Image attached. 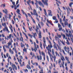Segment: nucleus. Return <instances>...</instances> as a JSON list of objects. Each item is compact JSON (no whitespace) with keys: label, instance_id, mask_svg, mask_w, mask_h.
Listing matches in <instances>:
<instances>
[{"label":"nucleus","instance_id":"f257e3e1","mask_svg":"<svg viewBox=\"0 0 73 73\" xmlns=\"http://www.w3.org/2000/svg\"><path fill=\"white\" fill-rule=\"evenodd\" d=\"M49 45H48V47H46V49L48 51V53L49 54L50 57H52V54H50V52H52V50L51 49H49Z\"/></svg>","mask_w":73,"mask_h":73},{"label":"nucleus","instance_id":"f03ea898","mask_svg":"<svg viewBox=\"0 0 73 73\" xmlns=\"http://www.w3.org/2000/svg\"><path fill=\"white\" fill-rule=\"evenodd\" d=\"M2 25L3 27H4L5 26V29L7 30V29H8V27H7V25H6V23H2Z\"/></svg>","mask_w":73,"mask_h":73},{"label":"nucleus","instance_id":"7ed1b4c3","mask_svg":"<svg viewBox=\"0 0 73 73\" xmlns=\"http://www.w3.org/2000/svg\"><path fill=\"white\" fill-rule=\"evenodd\" d=\"M60 59L62 61V62L63 63V64H64V61H65V59L64 57V56H62L60 57Z\"/></svg>","mask_w":73,"mask_h":73},{"label":"nucleus","instance_id":"20e7f679","mask_svg":"<svg viewBox=\"0 0 73 73\" xmlns=\"http://www.w3.org/2000/svg\"><path fill=\"white\" fill-rule=\"evenodd\" d=\"M34 51L35 52H36V50L37 51V47H36V42H34Z\"/></svg>","mask_w":73,"mask_h":73},{"label":"nucleus","instance_id":"39448f33","mask_svg":"<svg viewBox=\"0 0 73 73\" xmlns=\"http://www.w3.org/2000/svg\"><path fill=\"white\" fill-rule=\"evenodd\" d=\"M33 13L34 15L35 16L36 15L37 17H38V14H37V12H36V10L34 9L33 10Z\"/></svg>","mask_w":73,"mask_h":73},{"label":"nucleus","instance_id":"423d86ee","mask_svg":"<svg viewBox=\"0 0 73 73\" xmlns=\"http://www.w3.org/2000/svg\"><path fill=\"white\" fill-rule=\"evenodd\" d=\"M38 3L40 5V6H42V7L43 8L44 7V4H42V2H41L40 1H39L38 2Z\"/></svg>","mask_w":73,"mask_h":73},{"label":"nucleus","instance_id":"0eeeda50","mask_svg":"<svg viewBox=\"0 0 73 73\" xmlns=\"http://www.w3.org/2000/svg\"><path fill=\"white\" fill-rule=\"evenodd\" d=\"M60 63H61V60L59 59L58 61V64L59 65V66L60 68L62 67V63H61V64H60Z\"/></svg>","mask_w":73,"mask_h":73},{"label":"nucleus","instance_id":"6e6552de","mask_svg":"<svg viewBox=\"0 0 73 73\" xmlns=\"http://www.w3.org/2000/svg\"><path fill=\"white\" fill-rule=\"evenodd\" d=\"M54 56H52V58H54V62H56V55H53Z\"/></svg>","mask_w":73,"mask_h":73},{"label":"nucleus","instance_id":"1a4fd4ad","mask_svg":"<svg viewBox=\"0 0 73 73\" xmlns=\"http://www.w3.org/2000/svg\"><path fill=\"white\" fill-rule=\"evenodd\" d=\"M3 12H5V14H7L8 12L7 10L6 9H5L4 10H3Z\"/></svg>","mask_w":73,"mask_h":73},{"label":"nucleus","instance_id":"9d476101","mask_svg":"<svg viewBox=\"0 0 73 73\" xmlns=\"http://www.w3.org/2000/svg\"><path fill=\"white\" fill-rule=\"evenodd\" d=\"M39 33L38 34L39 35V38H41V31H39Z\"/></svg>","mask_w":73,"mask_h":73},{"label":"nucleus","instance_id":"9b49d317","mask_svg":"<svg viewBox=\"0 0 73 73\" xmlns=\"http://www.w3.org/2000/svg\"><path fill=\"white\" fill-rule=\"evenodd\" d=\"M16 12L17 13L19 14V15H21V14L20 13V10H19V9H17Z\"/></svg>","mask_w":73,"mask_h":73},{"label":"nucleus","instance_id":"f8f14e48","mask_svg":"<svg viewBox=\"0 0 73 73\" xmlns=\"http://www.w3.org/2000/svg\"><path fill=\"white\" fill-rule=\"evenodd\" d=\"M33 37H34V38H35V39H36V33H33Z\"/></svg>","mask_w":73,"mask_h":73},{"label":"nucleus","instance_id":"ddd939ff","mask_svg":"<svg viewBox=\"0 0 73 73\" xmlns=\"http://www.w3.org/2000/svg\"><path fill=\"white\" fill-rule=\"evenodd\" d=\"M7 37L9 38V39L12 38V34H10L8 36H7Z\"/></svg>","mask_w":73,"mask_h":73},{"label":"nucleus","instance_id":"4468645a","mask_svg":"<svg viewBox=\"0 0 73 73\" xmlns=\"http://www.w3.org/2000/svg\"><path fill=\"white\" fill-rule=\"evenodd\" d=\"M19 40L20 41H21L22 42H24V41H23V38L22 36H21V38H19Z\"/></svg>","mask_w":73,"mask_h":73},{"label":"nucleus","instance_id":"2eb2a0df","mask_svg":"<svg viewBox=\"0 0 73 73\" xmlns=\"http://www.w3.org/2000/svg\"><path fill=\"white\" fill-rule=\"evenodd\" d=\"M43 41L45 45H46V41L45 40V38L44 37H43Z\"/></svg>","mask_w":73,"mask_h":73},{"label":"nucleus","instance_id":"dca6fc26","mask_svg":"<svg viewBox=\"0 0 73 73\" xmlns=\"http://www.w3.org/2000/svg\"><path fill=\"white\" fill-rule=\"evenodd\" d=\"M3 48L4 52H7V50H6V49H5V45H4L3 46Z\"/></svg>","mask_w":73,"mask_h":73},{"label":"nucleus","instance_id":"f3484780","mask_svg":"<svg viewBox=\"0 0 73 73\" xmlns=\"http://www.w3.org/2000/svg\"><path fill=\"white\" fill-rule=\"evenodd\" d=\"M40 46L42 49V42H40Z\"/></svg>","mask_w":73,"mask_h":73},{"label":"nucleus","instance_id":"a211bd4d","mask_svg":"<svg viewBox=\"0 0 73 73\" xmlns=\"http://www.w3.org/2000/svg\"><path fill=\"white\" fill-rule=\"evenodd\" d=\"M13 50H14V51H15L16 53H17V50H16V48L14 47V48H13Z\"/></svg>","mask_w":73,"mask_h":73},{"label":"nucleus","instance_id":"6ab92c4d","mask_svg":"<svg viewBox=\"0 0 73 73\" xmlns=\"http://www.w3.org/2000/svg\"><path fill=\"white\" fill-rule=\"evenodd\" d=\"M44 13L46 16H47V13H46V10H45V9H43Z\"/></svg>","mask_w":73,"mask_h":73},{"label":"nucleus","instance_id":"aec40b11","mask_svg":"<svg viewBox=\"0 0 73 73\" xmlns=\"http://www.w3.org/2000/svg\"><path fill=\"white\" fill-rule=\"evenodd\" d=\"M64 49L65 52H66L67 53H68V51L66 50L67 49V48H66V46H64Z\"/></svg>","mask_w":73,"mask_h":73},{"label":"nucleus","instance_id":"412c9836","mask_svg":"<svg viewBox=\"0 0 73 73\" xmlns=\"http://www.w3.org/2000/svg\"><path fill=\"white\" fill-rule=\"evenodd\" d=\"M61 35H62V36H63V39H65V37H66V36H65V34H62V33Z\"/></svg>","mask_w":73,"mask_h":73},{"label":"nucleus","instance_id":"4be33fe9","mask_svg":"<svg viewBox=\"0 0 73 73\" xmlns=\"http://www.w3.org/2000/svg\"><path fill=\"white\" fill-rule=\"evenodd\" d=\"M73 2H71V3H70L69 4V7H70L71 8H72V5H73Z\"/></svg>","mask_w":73,"mask_h":73},{"label":"nucleus","instance_id":"5701e85b","mask_svg":"<svg viewBox=\"0 0 73 73\" xmlns=\"http://www.w3.org/2000/svg\"><path fill=\"white\" fill-rule=\"evenodd\" d=\"M69 35L70 37L72 36V33L71 32V31H69Z\"/></svg>","mask_w":73,"mask_h":73},{"label":"nucleus","instance_id":"b1692460","mask_svg":"<svg viewBox=\"0 0 73 73\" xmlns=\"http://www.w3.org/2000/svg\"><path fill=\"white\" fill-rule=\"evenodd\" d=\"M55 38L56 41L58 40H59V38L56 36H55Z\"/></svg>","mask_w":73,"mask_h":73},{"label":"nucleus","instance_id":"393cba45","mask_svg":"<svg viewBox=\"0 0 73 73\" xmlns=\"http://www.w3.org/2000/svg\"><path fill=\"white\" fill-rule=\"evenodd\" d=\"M11 66L12 68H15L16 66V65L15 64H13L12 65H11Z\"/></svg>","mask_w":73,"mask_h":73},{"label":"nucleus","instance_id":"a878e982","mask_svg":"<svg viewBox=\"0 0 73 73\" xmlns=\"http://www.w3.org/2000/svg\"><path fill=\"white\" fill-rule=\"evenodd\" d=\"M64 25L65 26L66 25H68V23L67 22H65L64 23Z\"/></svg>","mask_w":73,"mask_h":73},{"label":"nucleus","instance_id":"bb28decb","mask_svg":"<svg viewBox=\"0 0 73 73\" xmlns=\"http://www.w3.org/2000/svg\"><path fill=\"white\" fill-rule=\"evenodd\" d=\"M27 68H28V69H31V67L29 66L28 64L27 65Z\"/></svg>","mask_w":73,"mask_h":73},{"label":"nucleus","instance_id":"cd10ccee","mask_svg":"<svg viewBox=\"0 0 73 73\" xmlns=\"http://www.w3.org/2000/svg\"><path fill=\"white\" fill-rule=\"evenodd\" d=\"M7 44L9 46V45H12V43L11 42V41H10Z\"/></svg>","mask_w":73,"mask_h":73},{"label":"nucleus","instance_id":"c85d7f7f","mask_svg":"<svg viewBox=\"0 0 73 73\" xmlns=\"http://www.w3.org/2000/svg\"><path fill=\"white\" fill-rule=\"evenodd\" d=\"M52 19L54 20H55L57 19H56V17L55 16L52 17Z\"/></svg>","mask_w":73,"mask_h":73},{"label":"nucleus","instance_id":"c756f323","mask_svg":"<svg viewBox=\"0 0 73 73\" xmlns=\"http://www.w3.org/2000/svg\"><path fill=\"white\" fill-rule=\"evenodd\" d=\"M41 53L42 54V55H43V56H45V53L44 52L42 51Z\"/></svg>","mask_w":73,"mask_h":73},{"label":"nucleus","instance_id":"7c9ffc66","mask_svg":"<svg viewBox=\"0 0 73 73\" xmlns=\"http://www.w3.org/2000/svg\"><path fill=\"white\" fill-rule=\"evenodd\" d=\"M49 49H50L51 48H53V46H52V45L51 44H50V46L49 45Z\"/></svg>","mask_w":73,"mask_h":73},{"label":"nucleus","instance_id":"2f4dec72","mask_svg":"<svg viewBox=\"0 0 73 73\" xmlns=\"http://www.w3.org/2000/svg\"><path fill=\"white\" fill-rule=\"evenodd\" d=\"M48 15L49 16H53L52 13H48Z\"/></svg>","mask_w":73,"mask_h":73},{"label":"nucleus","instance_id":"473e14b6","mask_svg":"<svg viewBox=\"0 0 73 73\" xmlns=\"http://www.w3.org/2000/svg\"><path fill=\"white\" fill-rule=\"evenodd\" d=\"M40 24L42 27H43V26L44 25V23H43L42 22H40Z\"/></svg>","mask_w":73,"mask_h":73},{"label":"nucleus","instance_id":"72a5a7b5","mask_svg":"<svg viewBox=\"0 0 73 73\" xmlns=\"http://www.w3.org/2000/svg\"><path fill=\"white\" fill-rule=\"evenodd\" d=\"M66 41H67V42H66V44H68V45H70V43L69 42V41H68V40H67Z\"/></svg>","mask_w":73,"mask_h":73},{"label":"nucleus","instance_id":"f704fd0d","mask_svg":"<svg viewBox=\"0 0 73 73\" xmlns=\"http://www.w3.org/2000/svg\"><path fill=\"white\" fill-rule=\"evenodd\" d=\"M44 5H46V6H48V3L46 2H44Z\"/></svg>","mask_w":73,"mask_h":73},{"label":"nucleus","instance_id":"c9c22d12","mask_svg":"<svg viewBox=\"0 0 73 73\" xmlns=\"http://www.w3.org/2000/svg\"><path fill=\"white\" fill-rule=\"evenodd\" d=\"M9 69L10 70V71H12V68L11 67H9Z\"/></svg>","mask_w":73,"mask_h":73},{"label":"nucleus","instance_id":"e433bc0d","mask_svg":"<svg viewBox=\"0 0 73 73\" xmlns=\"http://www.w3.org/2000/svg\"><path fill=\"white\" fill-rule=\"evenodd\" d=\"M48 11L49 12L48 13H52V11L50 10H48Z\"/></svg>","mask_w":73,"mask_h":73},{"label":"nucleus","instance_id":"4c0bfd02","mask_svg":"<svg viewBox=\"0 0 73 73\" xmlns=\"http://www.w3.org/2000/svg\"><path fill=\"white\" fill-rule=\"evenodd\" d=\"M53 50H54L53 49H52V53L53 55H54V51Z\"/></svg>","mask_w":73,"mask_h":73},{"label":"nucleus","instance_id":"58836bf2","mask_svg":"<svg viewBox=\"0 0 73 73\" xmlns=\"http://www.w3.org/2000/svg\"><path fill=\"white\" fill-rule=\"evenodd\" d=\"M16 39H17V42H19V38L17 36H16Z\"/></svg>","mask_w":73,"mask_h":73},{"label":"nucleus","instance_id":"ea45409f","mask_svg":"<svg viewBox=\"0 0 73 73\" xmlns=\"http://www.w3.org/2000/svg\"><path fill=\"white\" fill-rule=\"evenodd\" d=\"M72 28V25H71V24H69L68 25V28H69L70 27Z\"/></svg>","mask_w":73,"mask_h":73},{"label":"nucleus","instance_id":"a19ab883","mask_svg":"<svg viewBox=\"0 0 73 73\" xmlns=\"http://www.w3.org/2000/svg\"><path fill=\"white\" fill-rule=\"evenodd\" d=\"M6 15H5V17L6 19H7V18H8V17H7V16H8V14H6Z\"/></svg>","mask_w":73,"mask_h":73},{"label":"nucleus","instance_id":"79ce46f5","mask_svg":"<svg viewBox=\"0 0 73 73\" xmlns=\"http://www.w3.org/2000/svg\"><path fill=\"white\" fill-rule=\"evenodd\" d=\"M25 48V49H23V50L24 51V52H26V53H27V50L26 49V48Z\"/></svg>","mask_w":73,"mask_h":73},{"label":"nucleus","instance_id":"37998d69","mask_svg":"<svg viewBox=\"0 0 73 73\" xmlns=\"http://www.w3.org/2000/svg\"><path fill=\"white\" fill-rule=\"evenodd\" d=\"M55 20V23H58V20H57V19H56Z\"/></svg>","mask_w":73,"mask_h":73},{"label":"nucleus","instance_id":"c03bdc74","mask_svg":"<svg viewBox=\"0 0 73 73\" xmlns=\"http://www.w3.org/2000/svg\"><path fill=\"white\" fill-rule=\"evenodd\" d=\"M24 70V71L26 73L28 72V69H26V70Z\"/></svg>","mask_w":73,"mask_h":73},{"label":"nucleus","instance_id":"a18cd8bd","mask_svg":"<svg viewBox=\"0 0 73 73\" xmlns=\"http://www.w3.org/2000/svg\"><path fill=\"white\" fill-rule=\"evenodd\" d=\"M62 27H59V29H58V31H61V30H62Z\"/></svg>","mask_w":73,"mask_h":73},{"label":"nucleus","instance_id":"49530a36","mask_svg":"<svg viewBox=\"0 0 73 73\" xmlns=\"http://www.w3.org/2000/svg\"><path fill=\"white\" fill-rule=\"evenodd\" d=\"M46 58L48 62H49V57H48V56L47 55L46 56Z\"/></svg>","mask_w":73,"mask_h":73},{"label":"nucleus","instance_id":"de8ad7c7","mask_svg":"<svg viewBox=\"0 0 73 73\" xmlns=\"http://www.w3.org/2000/svg\"><path fill=\"white\" fill-rule=\"evenodd\" d=\"M65 58L66 60H67V61L69 60V58L66 56H65Z\"/></svg>","mask_w":73,"mask_h":73},{"label":"nucleus","instance_id":"09e8293b","mask_svg":"<svg viewBox=\"0 0 73 73\" xmlns=\"http://www.w3.org/2000/svg\"><path fill=\"white\" fill-rule=\"evenodd\" d=\"M31 19H32L33 23H35V20H34V19H33L32 17H31Z\"/></svg>","mask_w":73,"mask_h":73},{"label":"nucleus","instance_id":"8fccbe9b","mask_svg":"<svg viewBox=\"0 0 73 73\" xmlns=\"http://www.w3.org/2000/svg\"><path fill=\"white\" fill-rule=\"evenodd\" d=\"M60 24H61L62 25L63 27V28H64L65 27V26H64V23H60Z\"/></svg>","mask_w":73,"mask_h":73},{"label":"nucleus","instance_id":"3c124183","mask_svg":"<svg viewBox=\"0 0 73 73\" xmlns=\"http://www.w3.org/2000/svg\"><path fill=\"white\" fill-rule=\"evenodd\" d=\"M57 35L58 37H59V38H61V35H58V34H57Z\"/></svg>","mask_w":73,"mask_h":73},{"label":"nucleus","instance_id":"603ef678","mask_svg":"<svg viewBox=\"0 0 73 73\" xmlns=\"http://www.w3.org/2000/svg\"><path fill=\"white\" fill-rule=\"evenodd\" d=\"M38 29H35V31H36V33H38Z\"/></svg>","mask_w":73,"mask_h":73},{"label":"nucleus","instance_id":"864d4df0","mask_svg":"<svg viewBox=\"0 0 73 73\" xmlns=\"http://www.w3.org/2000/svg\"><path fill=\"white\" fill-rule=\"evenodd\" d=\"M58 28H60L61 27V25H60V24H59V23H58Z\"/></svg>","mask_w":73,"mask_h":73},{"label":"nucleus","instance_id":"5fc2aeb1","mask_svg":"<svg viewBox=\"0 0 73 73\" xmlns=\"http://www.w3.org/2000/svg\"><path fill=\"white\" fill-rule=\"evenodd\" d=\"M67 49L68 50V53H69V51H70L69 47L68 46H67Z\"/></svg>","mask_w":73,"mask_h":73},{"label":"nucleus","instance_id":"6e6d98bb","mask_svg":"<svg viewBox=\"0 0 73 73\" xmlns=\"http://www.w3.org/2000/svg\"><path fill=\"white\" fill-rule=\"evenodd\" d=\"M39 58L40 60H42V56H41V55H39Z\"/></svg>","mask_w":73,"mask_h":73},{"label":"nucleus","instance_id":"4d7b16f0","mask_svg":"<svg viewBox=\"0 0 73 73\" xmlns=\"http://www.w3.org/2000/svg\"><path fill=\"white\" fill-rule=\"evenodd\" d=\"M22 12L24 14V15H25V12H24V10H22Z\"/></svg>","mask_w":73,"mask_h":73},{"label":"nucleus","instance_id":"13d9d810","mask_svg":"<svg viewBox=\"0 0 73 73\" xmlns=\"http://www.w3.org/2000/svg\"><path fill=\"white\" fill-rule=\"evenodd\" d=\"M4 72H7V73H9V72L8 71H7V70L5 69V70H4Z\"/></svg>","mask_w":73,"mask_h":73},{"label":"nucleus","instance_id":"bf43d9fd","mask_svg":"<svg viewBox=\"0 0 73 73\" xmlns=\"http://www.w3.org/2000/svg\"><path fill=\"white\" fill-rule=\"evenodd\" d=\"M27 3L30 7H31V5H30V4L29 3V1H27Z\"/></svg>","mask_w":73,"mask_h":73},{"label":"nucleus","instance_id":"052dcab7","mask_svg":"<svg viewBox=\"0 0 73 73\" xmlns=\"http://www.w3.org/2000/svg\"><path fill=\"white\" fill-rule=\"evenodd\" d=\"M19 57L21 58V59H23V56H21V55Z\"/></svg>","mask_w":73,"mask_h":73},{"label":"nucleus","instance_id":"680f3d73","mask_svg":"<svg viewBox=\"0 0 73 73\" xmlns=\"http://www.w3.org/2000/svg\"><path fill=\"white\" fill-rule=\"evenodd\" d=\"M55 53H56V56H58V53L57 52V51H56Z\"/></svg>","mask_w":73,"mask_h":73},{"label":"nucleus","instance_id":"e2e57ef3","mask_svg":"<svg viewBox=\"0 0 73 73\" xmlns=\"http://www.w3.org/2000/svg\"><path fill=\"white\" fill-rule=\"evenodd\" d=\"M28 35L29 36L31 37V38H32V36L30 34H28Z\"/></svg>","mask_w":73,"mask_h":73},{"label":"nucleus","instance_id":"0e129e2a","mask_svg":"<svg viewBox=\"0 0 73 73\" xmlns=\"http://www.w3.org/2000/svg\"><path fill=\"white\" fill-rule=\"evenodd\" d=\"M39 28L38 26H36V29H38Z\"/></svg>","mask_w":73,"mask_h":73},{"label":"nucleus","instance_id":"69168bd1","mask_svg":"<svg viewBox=\"0 0 73 73\" xmlns=\"http://www.w3.org/2000/svg\"><path fill=\"white\" fill-rule=\"evenodd\" d=\"M28 15L30 17H31H31H32V16H31V15L30 13H28Z\"/></svg>","mask_w":73,"mask_h":73},{"label":"nucleus","instance_id":"338daca9","mask_svg":"<svg viewBox=\"0 0 73 73\" xmlns=\"http://www.w3.org/2000/svg\"><path fill=\"white\" fill-rule=\"evenodd\" d=\"M5 47L6 48H7L8 49H9V45H8L7 46H6Z\"/></svg>","mask_w":73,"mask_h":73},{"label":"nucleus","instance_id":"774afa93","mask_svg":"<svg viewBox=\"0 0 73 73\" xmlns=\"http://www.w3.org/2000/svg\"><path fill=\"white\" fill-rule=\"evenodd\" d=\"M69 72H70L71 73H73V71H72V70H69Z\"/></svg>","mask_w":73,"mask_h":73}]
</instances>
